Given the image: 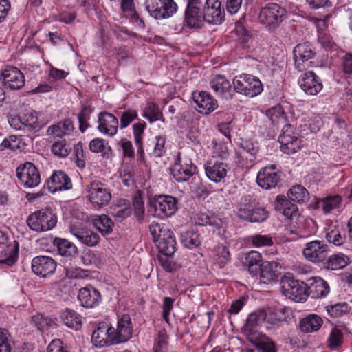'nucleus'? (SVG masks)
<instances>
[{
    "instance_id": "11",
    "label": "nucleus",
    "mask_w": 352,
    "mask_h": 352,
    "mask_svg": "<svg viewBox=\"0 0 352 352\" xmlns=\"http://www.w3.org/2000/svg\"><path fill=\"white\" fill-rule=\"evenodd\" d=\"M329 252V246L323 241L315 240L305 244L303 256L313 263L323 264Z\"/></svg>"
},
{
    "instance_id": "25",
    "label": "nucleus",
    "mask_w": 352,
    "mask_h": 352,
    "mask_svg": "<svg viewBox=\"0 0 352 352\" xmlns=\"http://www.w3.org/2000/svg\"><path fill=\"white\" fill-rule=\"evenodd\" d=\"M207 177L212 182L218 183L223 179L228 173V165L221 161L211 159L204 164Z\"/></svg>"
},
{
    "instance_id": "55",
    "label": "nucleus",
    "mask_w": 352,
    "mask_h": 352,
    "mask_svg": "<svg viewBox=\"0 0 352 352\" xmlns=\"http://www.w3.org/2000/svg\"><path fill=\"white\" fill-rule=\"evenodd\" d=\"M249 242L252 246L260 248L272 246L273 245L272 238L270 235L254 234L249 237Z\"/></svg>"
},
{
    "instance_id": "58",
    "label": "nucleus",
    "mask_w": 352,
    "mask_h": 352,
    "mask_svg": "<svg viewBox=\"0 0 352 352\" xmlns=\"http://www.w3.org/2000/svg\"><path fill=\"white\" fill-rule=\"evenodd\" d=\"M138 118V112L135 109H129L120 116V128L125 129Z\"/></svg>"
},
{
    "instance_id": "27",
    "label": "nucleus",
    "mask_w": 352,
    "mask_h": 352,
    "mask_svg": "<svg viewBox=\"0 0 352 352\" xmlns=\"http://www.w3.org/2000/svg\"><path fill=\"white\" fill-rule=\"evenodd\" d=\"M49 190L55 193L57 191L67 190L72 188V182L63 171H54L47 182Z\"/></svg>"
},
{
    "instance_id": "23",
    "label": "nucleus",
    "mask_w": 352,
    "mask_h": 352,
    "mask_svg": "<svg viewBox=\"0 0 352 352\" xmlns=\"http://www.w3.org/2000/svg\"><path fill=\"white\" fill-rule=\"evenodd\" d=\"M241 148L243 151L240 153L239 162L246 168L252 167L256 161L259 149L258 144L250 140H242Z\"/></svg>"
},
{
    "instance_id": "1",
    "label": "nucleus",
    "mask_w": 352,
    "mask_h": 352,
    "mask_svg": "<svg viewBox=\"0 0 352 352\" xmlns=\"http://www.w3.org/2000/svg\"><path fill=\"white\" fill-rule=\"evenodd\" d=\"M149 231L160 252L166 256H172L176 251V241L173 233L164 224L153 222Z\"/></svg>"
},
{
    "instance_id": "61",
    "label": "nucleus",
    "mask_w": 352,
    "mask_h": 352,
    "mask_svg": "<svg viewBox=\"0 0 352 352\" xmlns=\"http://www.w3.org/2000/svg\"><path fill=\"white\" fill-rule=\"evenodd\" d=\"M245 352H276V349L274 343L268 340L257 344L256 350L248 349Z\"/></svg>"
},
{
    "instance_id": "64",
    "label": "nucleus",
    "mask_w": 352,
    "mask_h": 352,
    "mask_svg": "<svg viewBox=\"0 0 352 352\" xmlns=\"http://www.w3.org/2000/svg\"><path fill=\"white\" fill-rule=\"evenodd\" d=\"M326 239L329 242L336 245H340L344 243V238L341 236L339 231L332 230L326 234Z\"/></svg>"
},
{
    "instance_id": "10",
    "label": "nucleus",
    "mask_w": 352,
    "mask_h": 352,
    "mask_svg": "<svg viewBox=\"0 0 352 352\" xmlns=\"http://www.w3.org/2000/svg\"><path fill=\"white\" fill-rule=\"evenodd\" d=\"M16 175L20 184L26 188L36 187L41 183L40 172L32 162H27L19 166Z\"/></svg>"
},
{
    "instance_id": "8",
    "label": "nucleus",
    "mask_w": 352,
    "mask_h": 352,
    "mask_svg": "<svg viewBox=\"0 0 352 352\" xmlns=\"http://www.w3.org/2000/svg\"><path fill=\"white\" fill-rule=\"evenodd\" d=\"M233 87L236 92L248 97H254L263 91L261 80L250 74H241L233 80Z\"/></svg>"
},
{
    "instance_id": "3",
    "label": "nucleus",
    "mask_w": 352,
    "mask_h": 352,
    "mask_svg": "<svg viewBox=\"0 0 352 352\" xmlns=\"http://www.w3.org/2000/svg\"><path fill=\"white\" fill-rule=\"evenodd\" d=\"M177 210V201L172 196L160 195L149 200L148 212L158 219L171 217Z\"/></svg>"
},
{
    "instance_id": "4",
    "label": "nucleus",
    "mask_w": 352,
    "mask_h": 352,
    "mask_svg": "<svg viewBox=\"0 0 352 352\" xmlns=\"http://www.w3.org/2000/svg\"><path fill=\"white\" fill-rule=\"evenodd\" d=\"M285 14L284 8L272 3L261 8L258 19L269 31H274L281 24Z\"/></svg>"
},
{
    "instance_id": "54",
    "label": "nucleus",
    "mask_w": 352,
    "mask_h": 352,
    "mask_svg": "<svg viewBox=\"0 0 352 352\" xmlns=\"http://www.w3.org/2000/svg\"><path fill=\"white\" fill-rule=\"evenodd\" d=\"M71 151V146L67 144L65 140H58L52 146V152L57 156L65 157L67 156Z\"/></svg>"
},
{
    "instance_id": "13",
    "label": "nucleus",
    "mask_w": 352,
    "mask_h": 352,
    "mask_svg": "<svg viewBox=\"0 0 352 352\" xmlns=\"http://www.w3.org/2000/svg\"><path fill=\"white\" fill-rule=\"evenodd\" d=\"M295 67L298 71H303L310 67V60L315 56L313 47L309 43L297 45L293 51Z\"/></svg>"
},
{
    "instance_id": "20",
    "label": "nucleus",
    "mask_w": 352,
    "mask_h": 352,
    "mask_svg": "<svg viewBox=\"0 0 352 352\" xmlns=\"http://www.w3.org/2000/svg\"><path fill=\"white\" fill-rule=\"evenodd\" d=\"M112 331L111 326L109 324L100 323L92 333V343L97 347H104L116 343Z\"/></svg>"
},
{
    "instance_id": "28",
    "label": "nucleus",
    "mask_w": 352,
    "mask_h": 352,
    "mask_svg": "<svg viewBox=\"0 0 352 352\" xmlns=\"http://www.w3.org/2000/svg\"><path fill=\"white\" fill-rule=\"evenodd\" d=\"M98 131L107 135L113 137L118 132V120L117 118L107 111L101 112L98 118Z\"/></svg>"
},
{
    "instance_id": "2",
    "label": "nucleus",
    "mask_w": 352,
    "mask_h": 352,
    "mask_svg": "<svg viewBox=\"0 0 352 352\" xmlns=\"http://www.w3.org/2000/svg\"><path fill=\"white\" fill-rule=\"evenodd\" d=\"M236 213L241 219L252 223L264 222L270 216L269 211L264 207L256 206L250 196L241 199Z\"/></svg>"
},
{
    "instance_id": "15",
    "label": "nucleus",
    "mask_w": 352,
    "mask_h": 352,
    "mask_svg": "<svg viewBox=\"0 0 352 352\" xmlns=\"http://www.w3.org/2000/svg\"><path fill=\"white\" fill-rule=\"evenodd\" d=\"M281 151L287 154L297 152L301 146L300 140L294 133L290 125L286 124L278 137Z\"/></svg>"
},
{
    "instance_id": "14",
    "label": "nucleus",
    "mask_w": 352,
    "mask_h": 352,
    "mask_svg": "<svg viewBox=\"0 0 352 352\" xmlns=\"http://www.w3.org/2000/svg\"><path fill=\"white\" fill-rule=\"evenodd\" d=\"M1 77L4 85L12 90L20 89L25 85L24 74L14 66H6L1 72Z\"/></svg>"
},
{
    "instance_id": "47",
    "label": "nucleus",
    "mask_w": 352,
    "mask_h": 352,
    "mask_svg": "<svg viewBox=\"0 0 352 352\" xmlns=\"http://www.w3.org/2000/svg\"><path fill=\"white\" fill-rule=\"evenodd\" d=\"M89 149L94 153H100L102 156L109 158L112 151L109 144L102 138H94L89 143Z\"/></svg>"
},
{
    "instance_id": "59",
    "label": "nucleus",
    "mask_w": 352,
    "mask_h": 352,
    "mask_svg": "<svg viewBox=\"0 0 352 352\" xmlns=\"http://www.w3.org/2000/svg\"><path fill=\"white\" fill-rule=\"evenodd\" d=\"M166 139L163 136H156L151 154L155 157H160L165 153Z\"/></svg>"
},
{
    "instance_id": "24",
    "label": "nucleus",
    "mask_w": 352,
    "mask_h": 352,
    "mask_svg": "<svg viewBox=\"0 0 352 352\" xmlns=\"http://www.w3.org/2000/svg\"><path fill=\"white\" fill-rule=\"evenodd\" d=\"M56 268V263L50 256H38L32 261V272L40 276L46 277L52 274Z\"/></svg>"
},
{
    "instance_id": "36",
    "label": "nucleus",
    "mask_w": 352,
    "mask_h": 352,
    "mask_svg": "<svg viewBox=\"0 0 352 352\" xmlns=\"http://www.w3.org/2000/svg\"><path fill=\"white\" fill-rule=\"evenodd\" d=\"M210 256L213 265L220 269L223 268L231 259L228 247L223 245H218L214 247Z\"/></svg>"
},
{
    "instance_id": "40",
    "label": "nucleus",
    "mask_w": 352,
    "mask_h": 352,
    "mask_svg": "<svg viewBox=\"0 0 352 352\" xmlns=\"http://www.w3.org/2000/svg\"><path fill=\"white\" fill-rule=\"evenodd\" d=\"M54 243L57 248L58 254L65 258L71 260L78 253L77 247L67 239L56 238Z\"/></svg>"
},
{
    "instance_id": "7",
    "label": "nucleus",
    "mask_w": 352,
    "mask_h": 352,
    "mask_svg": "<svg viewBox=\"0 0 352 352\" xmlns=\"http://www.w3.org/2000/svg\"><path fill=\"white\" fill-rule=\"evenodd\" d=\"M281 289L283 295L296 302H305L308 297L307 284L295 279L294 277L285 276L281 280Z\"/></svg>"
},
{
    "instance_id": "22",
    "label": "nucleus",
    "mask_w": 352,
    "mask_h": 352,
    "mask_svg": "<svg viewBox=\"0 0 352 352\" xmlns=\"http://www.w3.org/2000/svg\"><path fill=\"white\" fill-rule=\"evenodd\" d=\"M287 309H258L257 311L251 314L249 320L256 323L262 321H267L268 322L275 324L278 322L285 320L286 319Z\"/></svg>"
},
{
    "instance_id": "50",
    "label": "nucleus",
    "mask_w": 352,
    "mask_h": 352,
    "mask_svg": "<svg viewBox=\"0 0 352 352\" xmlns=\"http://www.w3.org/2000/svg\"><path fill=\"white\" fill-rule=\"evenodd\" d=\"M168 339L165 329L158 330L153 346L154 352H168Z\"/></svg>"
},
{
    "instance_id": "26",
    "label": "nucleus",
    "mask_w": 352,
    "mask_h": 352,
    "mask_svg": "<svg viewBox=\"0 0 352 352\" xmlns=\"http://www.w3.org/2000/svg\"><path fill=\"white\" fill-rule=\"evenodd\" d=\"M192 99L197 106V111L202 114H209L217 107V101L206 91H195Z\"/></svg>"
},
{
    "instance_id": "9",
    "label": "nucleus",
    "mask_w": 352,
    "mask_h": 352,
    "mask_svg": "<svg viewBox=\"0 0 352 352\" xmlns=\"http://www.w3.org/2000/svg\"><path fill=\"white\" fill-rule=\"evenodd\" d=\"M144 6L150 16L157 20L170 18L177 10L173 0H145Z\"/></svg>"
},
{
    "instance_id": "17",
    "label": "nucleus",
    "mask_w": 352,
    "mask_h": 352,
    "mask_svg": "<svg viewBox=\"0 0 352 352\" xmlns=\"http://www.w3.org/2000/svg\"><path fill=\"white\" fill-rule=\"evenodd\" d=\"M195 166L190 160L181 158L178 154L174 165L170 168L173 177L179 182L187 181L195 173Z\"/></svg>"
},
{
    "instance_id": "30",
    "label": "nucleus",
    "mask_w": 352,
    "mask_h": 352,
    "mask_svg": "<svg viewBox=\"0 0 352 352\" xmlns=\"http://www.w3.org/2000/svg\"><path fill=\"white\" fill-rule=\"evenodd\" d=\"M70 232L72 235L87 246H95L100 240V236L97 233L81 226L72 225L70 226Z\"/></svg>"
},
{
    "instance_id": "32",
    "label": "nucleus",
    "mask_w": 352,
    "mask_h": 352,
    "mask_svg": "<svg viewBox=\"0 0 352 352\" xmlns=\"http://www.w3.org/2000/svg\"><path fill=\"white\" fill-rule=\"evenodd\" d=\"M195 223L199 226H210L214 228V231L221 234L225 231L224 223L222 219L216 215L201 212L195 217Z\"/></svg>"
},
{
    "instance_id": "18",
    "label": "nucleus",
    "mask_w": 352,
    "mask_h": 352,
    "mask_svg": "<svg viewBox=\"0 0 352 352\" xmlns=\"http://www.w3.org/2000/svg\"><path fill=\"white\" fill-rule=\"evenodd\" d=\"M298 84L301 89L310 96L317 95L323 87L320 77L312 71L302 74L299 77Z\"/></svg>"
},
{
    "instance_id": "38",
    "label": "nucleus",
    "mask_w": 352,
    "mask_h": 352,
    "mask_svg": "<svg viewBox=\"0 0 352 352\" xmlns=\"http://www.w3.org/2000/svg\"><path fill=\"white\" fill-rule=\"evenodd\" d=\"M341 205L342 197L338 195H329L318 201V208L325 214L339 211Z\"/></svg>"
},
{
    "instance_id": "6",
    "label": "nucleus",
    "mask_w": 352,
    "mask_h": 352,
    "mask_svg": "<svg viewBox=\"0 0 352 352\" xmlns=\"http://www.w3.org/2000/svg\"><path fill=\"white\" fill-rule=\"evenodd\" d=\"M87 199L97 209L107 206L112 198L111 190L107 184L100 181L91 182L87 187Z\"/></svg>"
},
{
    "instance_id": "48",
    "label": "nucleus",
    "mask_w": 352,
    "mask_h": 352,
    "mask_svg": "<svg viewBox=\"0 0 352 352\" xmlns=\"http://www.w3.org/2000/svg\"><path fill=\"white\" fill-rule=\"evenodd\" d=\"M344 342L342 331L338 327H333L326 341L327 346L331 350L338 349Z\"/></svg>"
},
{
    "instance_id": "51",
    "label": "nucleus",
    "mask_w": 352,
    "mask_h": 352,
    "mask_svg": "<svg viewBox=\"0 0 352 352\" xmlns=\"http://www.w3.org/2000/svg\"><path fill=\"white\" fill-rule=\"evenodd\" d=\"M265 115L273 124L285 122V115L282 106L280 104L275 105L265 110Z\"/></svg>"
},
{
    "instance_id": "53",
    "label": "nucleus",
    "mask_w": 352,
    "mask_h": 352,
    "mask_svg": "<svg viewBox=\"0 0 352 352\" xmlns=\"http://www.w3.org/2000/svg\"><path fill=\"white\" fill-rule=\"evenodd\" d=\"M21 125L28 127L30 130L37 131L40 126L36 112L30 111L25 113L21 118Z\"/></svg>"
},
{
    "instance_id": "63",
    "label": "nucleus",
    "mask_w": 352,
    "mask_h": 352,
    "mask_svg": "<svg viewBox=\"0 0 352 352\" xmlns=\"http://www.w3.org/2000/svg\"><path fill=\"white\" fill-rule=\"evenodd\" d=\"M169 257L170 256H164L163 254L160 255L158 256V261L165 271L168 272H172L177 269V265L175 263L172 261Z\"/></svg>"
},
{
    "instance_id": "39",
    "label": "nucleus",
    "mask_w": 352,
    "mask_h": 352,
    "mask_svg": "<svg viewBox=\"0 0 352 352\" xmlns=\"http://www.w3.org/2000/svg\"><path fill=\"white\" fill-rule=\"evenodd\" d=\"M322 319L316 314H310L300 321V329L303 333H313L320 329Z\"/></svg>"
},
{
    "instance_id": "21",
    "label": "nucleus",
    "mask_w": 352,
    "mask_h": 352,
    "mask_svg": "<svg viewBox=\"0 0 352 352\" xmlns=\"http://www.w3.org/2000/svg\"><path fill=\"white\" fill-rule=\"evenodd\" d=\"M113 335L116 343L124 342L131 338L133 326L131 317L128 314H123L118 318L117 328L111 326Z\"/></svg>"
},
{
    "instance_id": "12",
    "label": "nucleus",
    "mask_w": 352,
    "mask_h": 352,
    "mask_svg": "<svg viewBox=\"0 0 352 352\" xmlns=\"http://www.w3.org/2000/svg\"><path fill=\"white\" fill-rule=\"evenodd\" d=\"M201 0H188L185 10V24L192 28H201L206 22L203 10H201Z\"/></svg>"
},
{
    "instance_id": "37",
    "label": "nucleus",
    "mask_w": 352,
    "mask_h": 352,
    "mask_svg": "<svg viewBox=\"0 0 352 352\" xmlns=\"http://www.w3.org/2000/svg\"><path fill=\"white\" fill-rule=\"evenodd\" d=\"M242 263L250 274L256 276L262 263V255L258 251L251 250L246 253Z\"/></svg>"
},
{
    "instance_id": "31",
    "label": "nucleus",
    "mask_w": 352,
    "mask_h": 352,
    "mask_svg": "<svg viewBox=\"0 0 352 352\" xmlns=\"http://www.w3.org/2000/svg\"><path fill=\"white\" fill-rule=\"evenodd\" d=\"M78 298L84 308H94L98 306L101 300L100 292L91 285L81 288Z\"/></svg>"
},
{
    "instance_id": "56",
    "label": "nucleus",
    "mask_w": 352,
    "mask_h": 352,
    "mask_svg": "<svg viewBox=\"0 0 352 352\" xmlns=\"http://www.w3.org/2000/svg\"><path fill=\"white\" fill-rule=\"evenodd\" d=\"M13 342L8 331L0 329V352H12Z\"/></svg>"
},
{
    "instance_id": "5",
    "label": "nucleus",
    "mask_w": 352,
    "mask_h": 352,
    "mask_svg": "<svg viewBox=\"0 0 352 352\" xmlns=\"http://www.w3.org/2000/svg\"><path fill=\"white\" fill-rule=\"evenodd\" d=\"M29 228L36 232H46L54 228L57 217L50 209H42L30 214L27 219Z\"/></svg>"
},
{
    "instance_id": "16",
    "label": "nucleus",
    "mask_w": 352,
    "mask_h": 352,
    "mask_svg": "<svg viewBox=\"0 0 352 352\" xmlns=\"http://www.w3.org/2000/svg\"><path fill=\"white\" fill-rule=\"evenodd\" d=\"M203 12L208 23L219 25L224 21L225 11L220 0H206Z\"/></svg>"
},
{
    "instance_id": "52",
    "label": "nucleus",
    "mask_w": 352,
    "mask_h": 352,
    "mask_svg": "<svg viewBox=\"0 0 352 352\" xmlns=\"http://www.w3.org/2000/svg\"><path fill=\"white\" fill-rule=\"evenodd\" d=\"M309 193L306 188L300 185L294 186L288 192V197L292 201L300 203L308 199Z\"/></svg>"
},
{
    "instance_id": "62",
    "label": "nucleus",
    "mask_w": 352,
    "mask_h": 352,
    "mask_svg": "<svg viewBox=\"0 0 352 352\" xmlns=\"http://www.w3.org/2000/svg\"><path fill=\"white\" fill-rule=\"evenodd\" d=\"M19 144L20 139L15 135H10L1 142L0 146L1 149L9 148L14 151L19 148Z\"/></svg>"
},
{
    "instance_id": "19",
    "label": "nucleus",
    "mask_w": 352,
    "mask_h": 352,
    "mask_svg": "<svg viewBox=\"0 0 352 352\" xmlns=\"http://www.w3.org/2000/svg\"><path fill=\"white\" fill-rule=\"evenodd\" d=\"M280 179V175L275 165L261 168L257 174L256 182L262 188L268 190L275 188Z\"/></svg>"
},
{
    "instance_id": "45",
    "label": "nucleus",
    "mask_w": 352,
    "mask_h": 352,
    "mask_svg": "<svg viewBox=\"0 0 352 352\" xmlns=\"http://www.w3.org/2000/svg\"><path fill=\"white\" fill-rule=\"evenodd\" d=\"M96 228L103 235L109 234L113 230V222L106 214L96 215L92 219Z\"/></svg>"
},
{
    "instance_id": "42",
    "label": "nucleus",
    "mask_w": 352,
    "mask_h": 352,
    "mask_svg": "<svg viewBox=\"0 0 352 352\" xmlns=\"http://www.w3.org/2000/svg\"><path fill=\"white\" fill-rule=\"evenodd\" d=\"M146 127V124L144 122L135 123L133 125V134L137 146V155L141 160H143L144 157L142 140Z\"/></svg>"
},
{
    "instance_id": "34",
    "label": "nucleus",
    "mask_w": 352,
    "mask_h": 352,
    "mask_svg": "<svg viewBox=\"0 0 352 352\" xmlns=\"http://www.w3.org/2000/svg\"><path fill=\"white\" fill-rule=\"evenodd\" d=\"M307 285L308 296L312 298H321L326 296L329 292V287L327 283L320 277H313L309 280Z\"/></svg>"
},
{
    "instance_id": "35",
    "label": "nucleus",
    "mask_w": 352,
    "mask_h": 352,
    "mask_svg": "<svg viewBox=\"0 0 352 352\" xmlns=\"http://www.w3.org/2000/svg\"><path fill=\"white\" fill-rule=\"evenodd\" d=\"M0 264L12 266L18 258L19 244L14 241L4 246L0 247Z\"/></svg>"
},
{
    "instance_id": "46",
    "label": "nucleus",
    "mask_w": 352,
    "mask_h": 352,
    "mask_svg": "<svg viewBox=\"0 0 352 352\" xmlns=\"http://www.w3.org/2000/svg\"><path fill=\"white\" fill-rule=\"evenodd\" d=\"M142 117L148 120L150 123H153L155 121L162 120L163 114L157 104L153 102H148L143 109Z\"/></svg>"
},
{
    "instance_id": "57",
    "label": "nucleus",
    "mask_w": 352,
    "mask_h": 352,
    "mask_svg": "<svg viewBox=\"0 0 352 352\" xmlns=\"http://www.w3.org/2000/svg\"><path fill=\"white\" fill-rule=\"evenodd\" d=\"M32 321L41 331H43L46 327H52L56 324L53 319L45 318L40 314L34 316Z\"/></svg>"
},
{
    "instance_id": "60",
    "label": "nucleus",
    "mask_w": 352,
    "mask_h": 352,
    "mask_svg": "<svg viewBox=\"0 0 352 352\" xmlns=\"http://www.w3.org/2000/svg\"><path fill=\"white\" fill-rule=\"evenodd\" d=\"M75 156V162L79 168H84L85 166V156L84 154L82 144L78 142L74 146V153Z\"/></svg>"
},
{
    "instance_id": "29",
    "label": "nucleus",
    "mask_w": 352,
    "mask_h": 352,
    "mask_svg": "<svg viewBox=\"0 0 352 352\" xmlns=\"http://www.w3.org/2000/svg\"><path fill=\"white\" fill-rule=\"evenodd\" d=\"M210 83L211 88L217 96L226 100L232 98L234 91V87L224 76H215Z\"/></svg>"
},
{
    "instance_id": "44",
    "label": "nucleus",
    "mask_w": 352,
    "mask_h": 352,
    "mask_svg": "<svg viewBox=\"0 0 352 352\" xmlns=\"http://www.w3.org/2000/svg\"><path fill=\"white\" fill-rule=\"evenodd\" d=\"M74 129L72 122L67 119L56 124L50 126L47 129V134L49 135L62 137L63 135H69L74 131Z\"/></svg>"
},
{
    "instance_id": "49",
    "label": "nucleus",
    "mask_w": 352,
    "mask_h": 352,
    "mask_svg": "<svg viewBox=\"0 0 352 352\" xmlns=\"http://www.w3.org/2000/svg\"><path fill=\"white\" fill-rule=\"evenodd\" d=\"M181 242L184 246L193 249L201 244L200 235L194 230H188L181 234Z\"/></svg>"
},
{
    "instance_id": "33",
    "label": "nucleus",
    "mask_w": 352,
    "mask_h": 352,
    "mask_svg": "<svg viewBox=\"0 0 352 352\" xmlns=\"http://www.w3.org/2000/svg\"><path fill=\"white\" fill-rule=\"evenodd\" d=\"M280 268L279 263L276 261H265L262 262L259 268L261 280L264 283L276 280L280 275L279 270Z\"/></svg>"
},
{
    "instance_id": "43",
    "label": "nucleus",
    "mask_w": 352,
    "mask_h": 352,
    "mask_svg": "<svg viewBox=\"0 0 352 352\" xmlns=\"http://www.w3.org/2000/svg\"><path fill=\"white\" fill-rule=\"evenodd\" d=\"M60 318L63 323L69 328L75 330L81 328L83 318L73 309H65L61 314Z\"/></svg>"
},
{
    "instance_id": "41",
    "label": "nucleus",
    "mask_w": 352,
    "mask_h": 352,
    "mask_svg": "<svg viewBox=\"0 0 352 352\" xmlns=\"http://www.w3.org/2000/svg\"><path fill=\"white\" fill-rule=\"evenodd\" d=\"M349 262L347 256L342 253L333 254L325 258L322 266L331 270H337L345 267Z\"/></svg>"
}]
</instances>
